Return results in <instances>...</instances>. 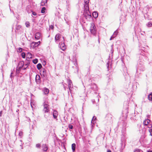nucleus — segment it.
I'll use <instances>...</instances> for the list:
<instances>
[{"label": "nucleus", "instance_id": "nucleus-1", "mask_svg": "<svg viewBox=\"0 0 152 152\" xmlns=\"http://www.w3.org/2000/svg\"><path fill=\"white\" fill-rule=\"evenodd\" d=\"M89 0H84V15L85 18L88 20H89L91 16V13L89 11Z\"/></svg>", "mask_w": 152, "mask_h": 152}, {"label": "nucleus", "instance_id": "nucleus-2", "mask_svg": "<svg viewBox=\"0 0 152 152\" xmlns=\"http://www.w3.org/2000/svg\"><path fill=\"white\" fill-rule=\"evenodd\" d=\"M96 28L95 26L94 23H91V24L90 31L91 33L94 35H95L96 34Z\"/></svg>", "mask_w": 152, "mask_h": 152}, {"label": "nucleus", "instance_id": "nucleus-3", "mask_svg": "<svg viewBox=\"0 0 152 152\" xmlns=\"http://www.w3.org/2000/svg\"><path fill=\"white\" fill-rule=\"evenodd\" d=\"M44 109L43 111L45 113H47L49 111V105L47 102H45L43 103Z\"/></svg>", "mask_w": 152, "mask_h": 152}, {"label": "nucleus", "instance_id": "nucleus-4", "mask_svg": "<svg viewBox=\"0 0 152 152\" xmlns=\"http://www.w3.org/2000/svg\"><path fill=\"white\" fill-rule=\"evenodd\" d=\"M63 40L61 41V42H60L59 43V46L60 47L61 49L63 50H64L65 49L66 46L65 44L64 43V37H62Z\"/></svg>", "mask_w": 152, "mask_h": 152}, {"label": "nucleus", "instance_id": "nucleus-5", "mask_svg": "<svg viewBox=\"0 0 152 152\" xmlns=\"http://www.w3.org/2000/svg\"><path fill=\"white\" fill-rule=\"evenodd\" d=\"M20 66L22 67L23 69L25 70L27 68L28 65L30 64V62L29 61H28L26 64H24V62L22 61H20Z\"/></svg>", "mask_w": 152, "mask_h": 152}, {"label": "nucleus", "instance_id": "nucleus-6", "mask_svg": "<svg viewBox=\"0 0 152 152\" xmlns=\"http://www.w3.org/2000/svg\"><path fill=\"white\" fill-rule=\"evenodd\" d=\"M61 38L60 34H58L56 35L55 37V41L57 43H58L61 41L60 39Z\"/></svg>", "mask_w": 152, "mask_h": 152}, {"label": "nucleus", "instance_id": "nucleus-7", "mask_svg": "<svg viewBox=\"0 0 152 152\" xmlns=\"http://www.w3.org/2000/svg\"><path fill=\"white\" fill-rule=\"evenodd\" d=\"M41 75L43 77L46 78L47 77V74L46 70L44 69H42L40 73Z\"/></svg>", "mask_w": 152, "mask_h": 152}, {"label": "nucleus", "instance_id": "nucleus-8", "mask_svg": "<svg viewBox=\"0 0 152 152\" xmlns=\"http://www.w3.org/2000/svg\"><path fill=\"white\" fill-rule=\"evenodd\" d=\"M68 88L69 89L70 93L71 94L72 93V89L73 88L72 87V81L69 80L68 81Z\"/></svg>", "mask_w": 152, "mask_h": 152}, {"label": "nucleus", "instance_id": "nucleus-9", "mask_svg": "<svg viewBox=\"0 0 152 152\" xmlns=\"http://www.w3.org/2000/svg\"><path fill=\"white\" fill-rule=\"evenodd\" d=\"M91 88L94 91H96L97 89V87L95 83H93L91 85Z\"/></svg>", "mask_w": 152, "mask_h": 152}, {"label": "nucleus", "instance_id": "nucleus-10", "mask_svg": "<svg viewBox=\"0 0 152 152\" xmlns=\"http://www.w3.org/2000/svg\"><path fill=\"white\" fill-rule=\"evenodd\" d=\"M41 36V34L39 32L36 33L35 34V38L37 39H39Z\"/></svg>", "mask_w": 152, "mask_h": 152}, {"label": "nucleus", "instance_id": "nucleus-11", "mask_svg": "<svg viewBox=\"0 0 152 152\" xmlns=\"http://www.w3.org/2000/svg\"><path fill=\"white\" fill-rule=\"evenodd\" d=\"M42 150L45 151H47L48 149V146L46 144L42 145Z\"/></svg>", "mask_w": 152, "mask_h": 152}, {"label": "nucleus", "instance_id": "nucleus-12", "mask_svg": "<svg viewBox=\"0 0 152 152\" xmlns=\"http://www.w3.org/2000/svg\"><path fill=\"white\" fill-rule=\"evenodd\" d=\"M150 121V120L148 119H145L143 121V125L144 126H147L148 124Z\"/></svg>", "mask_w": 152, "mask_h": 152}, {"label": "nucleus", "instance_id": "nucleus-13", "mask_svg": "<svg viewBox=\"0 0 152 152\" xmlns=\"http://www.w3.org/2000/svg\"><path fill=\"white\" fill-rule=\"evenodd\" d=\"M58 115V113L57 111L54 110L53 112V118L55 119H56Z\"/></svg>", "mask_w": 152, "mask_h": 152}, {"label": "nucleus", "instance_id": "nucleus-14", "mask_svg": "<svg viewBox=\"0 0 152 152\" xmlns=\"http://www.w3.org/2000/svg\"><path fill=\"white\" fill-rule=\"evenodd\" d=\"M139 70H141V69L139 67V66L137 68V69L136 73V74H135V76L136 77H139L138 73H139V74H140V73L139 72ZM141 70L142 71L143 70V69H141Z\"/></svg>", "mask_w": 152, "mask_h": 152}, {"label": "nucleus", "instance_id": "nucleus-15", "mask_svg": "<svg viewBox=\"0 0 152 152\" xmlns=\"http://www.w3.org/2000/svg\"><path fill=\"white\" fill-rule=\"evenodd\" d=\"M43 91L44 94L46 95L48 94L49 92V89L45 88L43 89Z\"/></svg>", "mask_w": 152, "mask_h": 152}, {"label": "nucleus", "instance_id": "nucleus-16", "mask_svg": "<svg viewBox=\"0 0 152 152\" xmlns=\"http://www.w3.org/2000/svg\"><path fill=\"white\" fill-rule=\"evenodd\" d=\"M32 55L30 53H28L26 55V58L30 59L32 58Z\"/></svg>", "mask_w": 152, "mask_h": 152}, {"label": "nucleus", "instance_id": "nucleus-17", "mask_svg": "<svg viewBox=\"0 0 152 152\" xmlns=\"http://www.w3.org/2000/svg\"><path fill=\"white\" fill-rule=\"evenodd\" d=\"M92 15L94 18H96L98 17V13L96 12H94L92 13Z\"/></svg>", "mask_w": 152, "mask_h": 152}, {"label": "nucleus", "instance_id": "nucleus-18", "mask_svg": "<svg viewBox=\"0 0 152 152\" xmlns=\"http://www.w3.org/2000/svg\"><path fill=\"white\" fill-rule=\"evenodd\" d=\"M109 118L108 120L111 123L112 121V115L110 114H108L107 115V118Z\"/></svg>", "mask_w": 152, "mask_h": 152}, {"label": "nucleus", "instance_id": "nucleus-19", "mask_svg": "<svg viewBox=\"0 0 152 152\" xmlns=\"http://www.w3.org/2000/svg\"><path fill=\"white\" fill-rule=\"evenodd\" d=\"M48 0H42L41 2V5L42 6L45 5L47 2Z\"/></svg>", "mask_w": 152, "mask_h": 152}, {"label": "nucleus", "instance_id": "nucleus-20", "mask_svg": "<svg viewBox=\"0 0 152 152\" xmlns=\"http://www.w3.org/2000/svg\"><path fill=\"white\" fill-rule=\"evenodd\" d=\"M40 43V41H39L38 42H33L32 44H34V46L35 47L38 46Z\"/></svg>", "mask_w": 152, "mask_h": 152}, {"label": "nucleus", "instance_id": "nucleus-21", "mask_svg": "<svg viewBox=\"0 0 152 152\" xmlns=\"http://www.w3.org/2000/svg\"><path fill=\"white\" fill-rule=\"evenodd\" d=\"M76 145L75 143H73L72 145V148L73 152L75 151Z\"/></svg>", "mask_w": 152, "mask_h": 152}, {"label": "nucleus", "instance_id": "nucleus-22", "mask_svg": "<svg viewBox=\"0 0 152 152\" xmlns=\"http://www.w3.org/2000/svg\"><path fill=\"white\" fill-rule=\"evenodd\" d=\"M40 78L39 75H37L36 77L35 80L37 82H39L40 80Z\"/></svg>", "mask_w": 152, "mask_h": 152}, {"label": "nucleus", "instance_id": "nucleus-23", "mask_svg": "<svg viewBox=\"0 0 152 152\" xmlns=\"http://www.w3.org/2000/svg\"><path fill=\"white\" fill-rule=\"evenodd\" d=\"M148 99L150 101H152V92L148 96Z\"/></svg>", "mask_w": 152, "mask_h": 152}, {"label": "nucleus", "instance_id": "nucleus-24", "mask_svg": "<svg viewBox=\"0 0 152 152\" xmlns=\"http://www.w3.org/2000/svg\"><path fill=\"white\" fill-rule=\"evenodd\" d=\"M42 67V65L40 63H39L37 64V67L38 70H39Z\"/></svg>", "mask_w": 152, "mask_h": 152}, {"label": "nucleus", "instance_id": "nucleus-25", "mask_svg": "<svg viewBox=\"0 0 152 152\" xmlns=\"http://www.w3.org/2000/svg\"><path fill=\"white\" fill-rule=\"evenodd\" d=\"M118 33V32L117 30L114 32L113 34V38L115 37L117 35Z\"/></svg>", "mask_w": 152, "mask_h": 152}, {"label": "nucleus", "instance_id": "nucleus-26", "mask_svg": "<svg viewBox=\"0 0 152 152\" xmlns=\"http://www.w3.org/2000/svg\"><path fill=\"white\" fill-rule=\"evenodd\" d=\"M96 118L95 116H94L91 121V123H94V121L96 120Z\"/></svg>", "mask_w": 152, "mask_h": 152}, {"label": "nucleus", "instance_id": "nucleus-27", "mask_svg": "<svg viewBox=\"0 0 152 152\" xmlns=\"http://www.w3.org/2000/svg\"><path fill=\"white\" fill-rule=\"evenodd\" d=\"M46 10V8L45 7H43L41 11V12L42 13H44L45 12V10Z\"/></svg>", "mask_w": 152, "mask_h": 152}, {"label": "nucleus", "instance_id": "nucleus-28", "mask_svg": "<svg viewBox=\"0 0 152 152\" xmlns=\"http://www.w3.org/2000/svg\"><path fill=\"white\" fill-rule=\"evenodd\" d=\"M33 62L35 64H36L38 62V60L37 59H35L33 60Z\"/></svg>", "mask_w": 152, "mask_h": 152}, {"label": "nucleus", "instance_id": "nucleus-29", "mask_svg": "<svg viewBox=\"0 0 152 152\" xmlns=\"http://www.w3.org/2000/svg\"><path fill=\"white\" fill-rule=\"evenodd\" d=\"M25 25L27 27H29L30 26V23L28 22H26L25 23Z\"/></svg>", "mask_w": 152, "mask_h": 152}, {"label": "nucleus", "instance_id": "nucleus-30", "mask_svg": "<svg viewBox=\"0 0 152 152\" xmlns=\"http://www.w3.org/2000/svg\"><path fill=\"white\" fill-rule=\"evenodd\" d=\"M21 55L22 57L23 58H25L26 57V54L25 53L23 52L21 53Z\"/></svg>", "mask_w": 152, "mask_h": 152}, {"label": "nucleus", "instance_id": "nucleus-31", "mask_svg": "<svg viewBox=\"0 0 152 152\" xmlns=\"http://www.w3.org/2000/svg\"><path fill=\"white\" fill-rule=\"evenodd\" d=\"M152 26V23L150 22H149L147 24V26L148 27H150Z\"/></svg>", "mask_w": 152, "mask_h": 152}, {"label": "nucleus", "instance_id": "nucleus-32", "mask_svg": "<svg viewBox=\"0 0 152 152\" xmlns=\"http://www.w3.org/2000/svg\"><path fill=\"white\" fill-rule=\"evenodd\" d=\"M21 26L20 25H17L16 26V29L17 30H19L21 28Z\"/></svg>", "mask_w": 152, "mask_h": 152}, {"label": "nucleus", "instance_id": "nucleus-33", "mask_svg": "<svg viewBox=\"0 0 152 152\" xmlns=\"http://www.w3.org/2000/svg\"><path fill=\"white\" fill-rule=\"evenodd\" d=\"M36 147L37 148H40L41 147V144L39 143L37 144L36 145Z\"/></svg>", "mask_w": 152, "mask_h": 152}, {"label": "nucleus", "instance_id": "nucleus-34", "mask_svg": "<svg viewBox=\"0 0 152 152\" xmlns=\"http://www.w3.org/2000/svg\"><path fill=\"white\" fill-rule=\"evenodd\" d=\"M23 132L20 131L19 132L18 135L20 137H21L23 135Z\"/></svg>", "mask_w": 152, "mask_h": 152}, {"label": "nucleus", "instance_id": "nucleus-35", "mask_svg": "<svg viewBox=\"0 0 152 152\" xmlns=\"http://www.w3.org/2000/svg\"><path fill=\"white\" fill-rule=\"evenodd\" d=\"M31 107L33 108V105H34V103L32 101H31Z\"/></svg>", "mask_w": 152, "mask_h": 152}, {"label": "nucleus", "instance_id": "nucleus-36", "mask_svg": "<svg viewBox=\"0 0 152 152\" xmlns=\"http://www.w3.org/2000/svg\"><path fill=\"white\" fill-rule=\"evenodd\" d=\"M149 132L150 133V135L152 136V129H149Z\"/></svg>", "mask_w": 152, "mask_h": 152}, {"label": "nucleus", "instance_id": "nucleus-37", "mask_svg": "<svg viewBox=\"0 0 152 152\" xmlns=\"http://www.w3.org/2000/svg\"><path fill=\"white\" fill-rule=\"evenodd\" d=\"M69 128L70 129H72L73 128V126L72 125H69Z\"/></svg>", "mask_w": 152, "mask_h": 152}, {"label": "nucleus", "instance_id": "nucleus-38", "mask_svg": "<svg viewBox=\"0 0 152 152\" xmlns=\"http://www.w3.org/2000/svg\"><path fill=\"white\" fill-rule=\"evenodd\" d=\"M32 15L34 16H36L37 15L36 13L35 12L32 11Z\"/></svg>", "mask_w": 152, "mask_h": 152}, {"label": "nucleus", "instance_id": "nucleus-39", "mask_svg": "<svg viewBox=\"0 0 152 152\" xmlns=\"http://www.w3.org/2000/svg\"><path fill=\"white\" fill-rule=\"evenodd\" d=\"M148 127L149 128H151L152 127V125L151 124H149L148 125Z\"/></svg>", "mask_w": 152, "mask_h": 152}, {"label": "nucleus", "instance_id": "nucleus-40", "mask_svg": "<svg viewBox=\"0 0 152 152\" xmlns=\"http://www.w3.org/2000/svg\"><path fill=\"white\" fill-rule=\"evenodd\" d=\"M140 33L142 35H144V34L145 32L144 31H142L140 29Z\"/></svg>", "mask_w": 152, "mask_h": 152}, {"label": "nucleus", "instance_id": "nucleus-41", "mask_svg": "<svg viewBox=\"0 0 152 152\" xmlns=\"http://www.w3.org/2000/svg\"><path fill=\"white\" fill-rule=\"evenodd\" d=\"M18 51L20 52L22 51V48H19L18 49Z\"/></svg>", "mask_w": 152, "mask_h": 152}, {"label": "nucleus", "instance_id": "nucleus-42", "mask_svg": "<svg viewBox=\"0 0 152 152\" xmlns=\"http://www.w3.org/2000/svg\"><path fill=\"white\" fill-rule=\"evenodd\" d=\"M140 152V150L139 149L135 150L134 151V152Z\"/></svg>", "mask_w": 152, "mask_h": 152}, {"label": "nucleus", "instance_id": "nucleus-43", "mask_svg": "<svg viewBox=\"0 0 152 152\" xmlns=\"http://www.w3.org/2000/svg\"><path fill=\"white\" fill-rule=\"evenodd\" d=\"M109 64H110V62L109 61H108L107 63V68L108 69V67H109Z\"/></svg>", "mask_w": 152, "mask_h": 152}, {"label": "nucleus", "instance_id": "nucleus-44", "mask_svg": "<svg viewBox=\"0 0 152 152\" xmlns=\"http://www.w3.org/2000/svg\"><path fill=\"white\" fill-rule=\"evenodd\" d=\"M13 74V72H11V74L10 75V77L11 78H12V74Z\"/></svg>", "mask_w": 152, "mask_h": 152}, {"label": "nucleus", "instance_id": "nucleus-45", "mask_svg": "<svg viewBox=\"0 0 152 152\" xmlns=\"http://www.w3.org/2000/svg\"><path fill=\"white\" fill-rule=\"evenodd\" d=\"M44 116H45V118H48V115H44Z\"/></svg>", "mask_w": 152, "mask_h": 152}, {"label": "nucleus", "instance_id": "nucleus-46", "mask_svg": "<svg viewBox=\"0 0 152 152\" xmlns=\"http://www.w3.org/2000/svg\"><path fill=\"white\" fill-rule=\"evenodd\" d=\"M113 35L111 37H110V40H111L113 39Z\"/></svg>", "mask_w": 152, "mask_h": 152}, {"label": "nucleus", "instance_id": "nucleus-47", "mask_svg": "<svg viewBox=\"0 0 152 152\" xmlns=\"http://www.w3.org/2000/svg\"><path fill=\"white\" fill-rule=\"evenodd\" d=\"M2 115V111H1L0 112V117H1V116Z\"/></svg>", "mask_w": 152, "mask_h": 152}, {"label": "nucleus", "instance_id": "nucleus-48", "mask_svg": "<svg viewBox=\"0 0 152 152\" xmlns=\"http://www.w3.org/2000/svg\"><path fill=\"white\" fill-rule=\"evenodd\" d=\"M147 152H152V151L151 150H148Z\"/></svg>", "mask_w": 152, "mask_h": 152}, {"label": "nucleus", "instance_id": "nucleus-49", "mask_svg": "<svg viewBox=\"0 0 152 152\" xmlns=\"http://www.w3.org/2000/svg\"><path fill=\"white\" fill-rule=\"evenodd\" d=\"M107 152H111V151L110 150H108L107 151Z\"/></svg>", "mask_w": 152, "mask_h": 152}, {"label": "nucleus", "instance_id": "nucleus-50", "mask_svg": "<svg viewBox=\"0 0 152 152\" xmlns=\"http://www.w3.org/2000/svg\"><path fill=\"white\" fill-rule=\"evenodd\" d=\"M19 111V110L18 109V110H17L16 111H17H17Z\"/></svg>", "mask_w": 152, "mask_h": 152}, {"label": "nucleus", "instance_id": "nucleus-51", "mask_svg": "<svg viewBox=\"0 0 152 152\" xmlns=\"http://www.w3.org/2000/svg\"><path fill=\"white\" fill-rule=\"evenodd\" d=\"M99 97V95H98V98Z\"/></svg>", "mask_w": 152, "mask_h": 152}, {"label": "nucleus", "instance_id": "nucleus-52", "mask_svg": "<svg viewBox=\"0 0 152 152\" xmlns=\"http://www.w3.org/2000/svg\"><path fill=\"white\" fill-rule=\"evenodd\" d=\"M99 97V95H98V98Z\"/></svg>", "mask_w": 152, "mask_h": 152}, {"label": "nucleus", "instance_id": "nucleus-53", "mask_svg": "<svg viewBox=\"0 0 152 152\" xmlns=\"http://www.w3.org/2000/svg\"><path fill=\"white\" fill-rule=\"evenodd\" d=\"M64 89L65 90H66V88L64 87Z\"/></svg>", "mask_w": 152, "mask_h": 152}, {"label": "nucleus", "instance_id": "nucleus-54", "mask_svg": "<svg viewBox=\"0 0 152 152\" xmlns=\"http://www.w3.org/2000/svg\"><path fill=\"white\" fill-rule=\"evenodd\" d=\"M98 101H99V99L98 98Z\"/></svg>", "mask_w": 152, "mask_h": 152}, {"label": "nucleus", "instance_id": "nucleus-55", "mask_svg": "<svg viewBox=\"0 0 152 152\" xmlns=\"http://www.w3.org/2000/svg\"><path fill=\"white\" fill-rule=\"evenodd\" d=\"M125 147V145L124 146V147H123V149H124V147Z\"/></svg>", "mask_w": 152, "mask_h": 152}, {"label": "nucleus", "instance_id": "nucleus-56", "mask_svg": "<svg viewBox=\"0 0 152 152\" xmlns=\"http://www.w3.org/2000/svg\"><path fill=\"white\" fill-rule=\"evenodd\" d=\"M24 65H25V67H26V66H25V64H24Z\"/></svg>", "mask_w": 152, "mask_h": 152}]
</instances>
